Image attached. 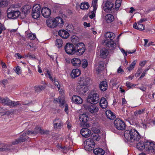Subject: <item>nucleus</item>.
<instances>
[{
	"label": "nucleus",
	"mask_w": 155,
	"mask_h": 155,
	"mask_svg": "<svg viewBox=\"0 0 155 155\" xmlns=\"http://www.w3.org/2000/svg\"><path fill=\"white\" fill-rule=\"evenodd\" d=\"M8 2L6 1H0V7L6 6L8 4Z\"/></svg>",
	"instance_id": "50"
},
{
	"label": "nucleus",
	"mask_w": 155,
	"mask_h": 155,
	"mask_svg": "<svg viewBox=\"0 0 155 155\" xmlns=\"http://www.w3.org/2000/svg\"><path fill=\"white\" fill-rule=\"evenodd\" d=\"M64 111L67 114H68V105L66 104L64 107Z\"/></svg>",
	"instance_id": "59"
},
{
	"label": "nucleus",
	"mask_w": 155,
	"mask_h": 155,
	"mask_svg": "<svg viewBox=\"0 0 155 155\" xmlns=\"http://www.w3.org/2000/svg\"><path fill=\"white\" fill-rule=\"evenodd\" d=\"M47 77H48L53 82L54 81V79L52 78V77L51 74L50 72L48 70H47L46 71V73L45 74Z\"/></svg>",
	"instance_id": "49"
},
{
	"label": "nucleus",
	"mask_w": 155,
	"mask_h": 155,
	"mask_svg": "<svg viewBox=\"0 0 155 155\" xmlns=\"http://www.w3.org/2000/svg\"><path fill=\"white\" fill-rule=\"evenodd\" d=\"M91 137L93 140L96 141H98L100 139L101 137L98 134L94 133L91 136Z\"/></svg>",
	"instance_id": "38"
},
{
	"label": "nucleus",
	"mask_w": 155,
	"mask_h": 155,
	"mask_svg": "<svg viewBox=\"0 0 155 155\" xmlns=\"http://www.w3.org/2000/svg\"><path fill=\"white\" fill-rule=\"evenodd\" d=\"M83 106L86 110H88L92 114L96 113L99 110L98 108L95 105H87V104H84Z\"/></svg>",
	"instance_id": "15"
},
{
	"label": "nucleus",
	"mask_w": 155,
	"mask_h": 155,
	"mask_svg": "<svg viewBox=\"0 0 155 155\" xmlns=\"http://www.w3.org/2000/svg\"><path fill=\"white\" fill-rule=\"evenodd\" d=\"M104 36L107 40H113L115 37V35L112 32H107L105 33Z\"/></svg>",
	"instance_id": "24"
},
{
	"label": "nucleus",
	"mask_w": 155,
	"mask_h": 155,
	"mask_svg": "<svg viewBox=\"0 0 155 155\" xmlns=\"http://www.w3.org/2000/svg\"><path fill=\"white\" fill-rule=\"evenodd\" d=\"M105 20L107 23H110L114 20V16L110 14L106 15L105 17Z\"/></svg>",
	"instance_id": "35"
},
{
	"label": "nucleus",
	"mask_w": 155,
	"mask_h": 155,
	"mask_svg": "<svg viewBox=\"0 0 155 155\" xmlns=\"http://www.w3.org/2000/svg\"><path fill=\"white\" fill-rule=\"evenodd\" d=\"M52 25H50L51 28H55L57 26L61 27L64 25V21L62 19L59 17H57L53 20L52 21Z\"/></svg>",
	"instance_id": "8"
},
{
	"label": "nucleus",
	"mask_w": 155,
	"mask_h": 155,
	"mask_svg": "<svg viewBox=\"0 0 155 155\" xmlns=\"http://www.w3.org/2000/svg\"><path fill=\"white\" fill-rule=\"evenodd\" d=\"M114 124L115 127L118 130H123L125 128L126 125L124 122L119 118L114 121Z\"/></svg>",
	"instance_id": "5"
},
{
	"label": "nucleus",
	"mask_w": 155,
	"mask_h": 155,
	"mask_svg": "<svg viewBox=\"0 0 155 155\" xmlns=\"http://www.w3.org/2000/svg\"><path fill=\"white\" fill-rule=\"evenodd\" d=\"M136 63L137 61L136 60H134L129 65V67L127 68V69L130 72L133 70Z\"/></svg>",
	"instance_id": "42"
},
{
	"label": "nucleus",
	"mask_w": 155,
	"mask_h": 155,
	"mask_svg": "<svg viewBox=\"0 0 155 155\" xmlns=\"http://www.w3.org/2000/svg\"><path fill=\"white\" fill-rule=\"evenodd\" d=\"M58 33V35L61 37L64 38H67L69 36V34L68 32L64 30H60Z\"/></svg>",
	"instance_id": "25"
},
{
	"label": "nucleus",
	"mask_w": 155,
	"mask_h": 155,
	"mask_svg": "<svg viewBox=\"0 0 155 155\" xmlns=\"http://www.w3.org/2000/svg\"><path fill=\"white\" fill-rule=\"evenodd\" d=\"M12 103L11 107H16L17 105H18L19 104L18 101H17V102H15L14 101H12V103Z\"/></svg>",
	"instance_id": "54"
},
{
	"label": "nucleus",
	"mask_w": 155,
	"mask_h": 155,
	"mask_svg": "<svg viewBox=\"0 0 155 155\" xmlns=\"http://www.w3.org/2000/svg\"><path fill=\"white\" fill-rule=\"evenodd\" d=\"M81 60L78 58H74L71 60V63L72 65L74 66H79L81 63Z\"/></svg>",
	"instance_id": "28"
},
{
	"label": "nucleus",
	"mask_w": 155,
	"mask_h": 155,
	"mask_svg": "<svg viewBox=\"0 0 155 155\" xmlns=\"http://www.w3.org/2000/svg\"><path fill=\"white\" fill-rule=\"evenodd\" d=\"M124 136L129 142L132 143L133 144L138 142L141 138L139 132L134 129L125 131Z\"/></svg>",
	"instance_id": "1"
},
{
	"label": "nucleus",
	"mask_w": 155,
	"mask_h": 155,
	"mask_svg": "<svg viewBox=\"0 0 155 155\" xmlns=\"http://www.w3.org/2000/svg\"><path fill=\"white\" fill-rule=\"evenodd\" d=\"M89 79L87 78H83L81 81L79 83L80 84H83V85H85L87 86L89 82Z\"/></svg>",
	"instance_id": "44"
},
{
	"label": "nucleus",
	"mask_w": 155,
	"mask_h": 155,
	"mask_svg": "<svg viewBox=\"0 0 155 155\" xmlns=\"http://www.w3.org/2000/svg\"><path fill=\"white\" fill-rule=\"evenodd\" d=\"M122 0H116L115 3V8L116 10H117L120 6Z\"/></svg>",
	"instance_id": "46"
},
{
	"label": "nucleus",
	"mask_w": 155,
	"mask_h": 155,
	"mask_svg": "<svg viewBox=\"0 0 155 155\" xmlns=\"http://www.w3.org/2000/svg\"><path fill=\"white\" fill-rule=\"evenodd\" d=\"M108 51L107 49L105 48H103L101 50L100 54L101 56L103 58H105L108 54Z\"/></svg>",
	"instance_id": "36"
},
{
	"label": "nucleus",
	"mask_w": 155,
	"mask_h": 155,
	"mask_svg": "<svg viewBox=\"0 0 155 155\" xmlns=\"http://www.w3.org/2000/svg\"><path fill=\"white\" fill-rule=\"evenodd\" d=\"M81 62L82 63V67L83 68H85L87 67L88 65V63L86 60L83 59Z\"/></svg>",
	"instance_id": "47"
},
{
	"label": "nucleus",
	"mask_w": 155,
	"mask_h": 155,
	"mask_svg": "<svg viewBox=\"0 0 155 155\" xmlns=\"http://www.w3.org/2000/svg\"><path fill=\"white\" fill-rule=\"evenodd\" d=\"M127 104V102L125 98H123L122 99V105L126 104Z\"/></svg>",
	"instance_id": "64"
},
{
	"label": "nucleus",
	"mask_w": 155,
	"mask_h": 155,
	"mask_svg": "<svg viewBox=\"0 0 155 155\" xmlns=\"http://www.w3.org/2000/svg\"><path fill=\"white\" fill-rule=\"evenodd\" d=\"M39 133L42 134H47L48 133V131L47 130H43L40 127H37L35 129L34 131H26L25 133H24V134H26V135L27 134H37Z\"/></svg>",
	"instance_id": "7"
},
{
	"label": "nucleus",
	"mask_w": 155,
	"mask_h": 155,
	"mask_svg": "<svg viewBox=\"0 0 155 155\" xmlns=\"http://www.w3.org/2000/svg\"><path fill=\"white\" fill-rule=\"evenodd\" d=\"M99 65L98 67L97 66L96 68L97 73L98 74H99L101 73L102 68H103L104 67L103 63L102 62H99Z\"/></svg>",
	"instance_id": "37"
},
{
	"label": "nucleus",
	"mask_w": 155,
	"mask_h": 155,
	"mask_svg": "<svg viewBox=\"0 0 155 155\" xmlns=\"http://www.w3.org/2000/svg\"><path fill=\"white\" fill-rule=\"evenodd\" d=\"M35 88L36 92H40L41 91L44 89L45 87L39 85L38 86H35Z\"/></svg>",
	"instance_id": "45"
},
{
	"label": "nucleus",
	"mask_w": 155,
	"mask_h": 155,
	"mask_svg": "<svg viewBox=\"0 0 155 155\" xmlns=\"http://www.w3.org/2000/svg\"><path fill=\"white\" fill-rule=\"evenodd\" d=\"M41 13L43 17L45 18H47L50 17L51 13V11L49 8L44 7L42 9Z\"/></svg>",
	"instance_id": "17"
},
{
	"label": "nucleus",
	"mask_w": 155,
	"mask_h": 155,
	"mask_svg": "<svg viewBox=\"0 0 155 155\" xmlns=\"http://www.w3.org/2000/svg\"><path fill=\"white\" fill-rule=\"evenodd\" d=\"M93 152L94 154L96 155H103L105 153L104 150L99 148L94 149Z\"/></svg>",
	"instance_id": "33"
},
{
	"label": "nucleus",
	"mask_w": 155,
	"mask_h": 155,
	"mask_svg": "<svg viewBox=\"0 0 155 155\" xmlns=\"http://www.w3.org/2000/svg\"><path fill=\"white\" fill-rule=\"evenodd\" d=\"M55 43L58 48H60L62 46L63 41L61 39H58L56 40Z\"/></svg>",
	"instance_id": "43"
},
{
	"label": "nucleus",
	"mask_w": 155,
	"mask_h": 155,
	"mask_svg": "<svg viewBox=\"0 0 155 155\" xmlns=\"http://www.w3.org/2000/svg\"><path fill=\"white\" fill-rule=\"evenodd\" d=\"M99 87L100 90L103 91H105L107 88V84L106 81H103L100 82Z\"/></svg>",
	"instance_id": "32"
},
{
	"label": "nucleus",
	"mask_w": 155,
	"mask_h": 155,
	"mask_svg": "<svg viewBox=\"0 0 155 155\" xmlns=\"http://www.w3.org/2000/svg\"><path fill=\"white\" fill-rule=\"evenodd\" d=\"M28 138V137L26 136V134H23L21 136L19 139L12 142V144L11 145H14L17 144L20 142H23L26 140Z\"/></svg>",
	"instance_id": "20"
},
{
	"label": "nucleus",
	"mask_w": 155,
	"mask_h": 155,
	"mask_svg": "<svg viewBox=\"0 0 155 155\" xmlns=\"http://www.w3.org/2000/svg\"><path fill=\"white\" fill-rule=\"evenodd\" d=\"M108 103L106 99L104 97H102L100 102V105L101 107L103 109L106 108L107 106Z\"/></svg>",
	"instance_id": "29"
},
{
	"label": "nucleus",
	"mask_w": 155,
	"mask_h": 155,
	"mask_svg": "<svg viewBox=\"0 0 155 155\" xmlns=\"http://www.w3.org/2000/svg\"><path fill=\"white\" fill-rule=\"evenodd\" d=\"M59 92L61 94V97L59 96L58 98L54 99V101L57 102L60 104L61 105H63L64 104V92L62 87L61 86L58 88Z\"/></svg>",
	"instance_id": "12"
},
{
	"label": "nucleus",
	"mask_w": 155,
	"mask_h": 155,
	"mask_svg": "<svg viewBox=\"0 0 155 155\" xmlns=\"http://www.w3.org/2000/svg\"><path fill=\"white\" fill-rule=\"evenodd\" d=\"M99 96L97 93H91L89 94L87 98V102L93 104H96L99 101Z\"/></svg>",
	"instance_id": "3"
},
{
	"label": "nucleus",
	"mask_w": 155,
	"mask_h": 155,
	"mask_svg": "<svg viewBox=\"0 0 155 155\" xmlns=\"http://www.w3.org/2000/svg\"><path fill=\"white\" fill-rule=\"evenodd\" d=\"M146 61H143L141 62L140 63V65L141 66L143 67V66L146 64Z\"/></svg>",
	"instance_id": "63"
},
{
	"label": "nucleus",
	"mask_w": 155,
	"mask_h": 155,
	"mask_svg": "<svg viewBox=\"0 0 155 155\" xmlns=\"http://www.w3.org/2000/svg\"><path fill=\"white\" fill-rule=\"evenodd\" d=\"M66 52L69 54H73L76 52V49L73 44L67 43L64 48Z\"/></svg>",
	"instance_id": "9"
},
{
	"label": "nucleus",
	"mask_w": 155,
	"mask_h": 155,
	"mask_svg": "<svg viewBox=\"0 0 155 155\" xmlns=\"http://www.w3.org/2000/svg\"><path fill=\"white\" fill-rule=\"evenodd\" d=\"M148 70V69H147L146 70L144 71L142 73V74L141 75L140 78H143L145 75L146 73V72Z\"/></svg>",
	"instance_id": "61"
},
{
	"label": "nucleus",
	"mask_w": 155,
	"mask_h": 155,
	"mask_svg": "<svg viewBox=\"0 0 155 155\" xmlns=\"http://www.w3.org/2000/svg\"><path fill=\"white\" fill-rule=\"evenodd\" d=\"M81 71L78 69H73L71 73V77L72 78H75L79 76L81 74Z\"/></svg>",
	"instance_id": "27"
},
{
	"label": "nucleus",
	"mask_w": 155,
	"mask_h": 155,
	"mask_svg": "<svg viewBox=\"0 0 155 155\" xmlns=\"http://www.w3.org/2000/svg\"><path fill=\"white\" fill-rule=\"evenodd\" d=\"M41 14V12H36L35 11H32V16L34 19H37L38 20V19L39 18Z\"/></svg>",
	"instance_id": "41"
},
{
	"label": "nucleus",
	"mask_w": 155,
	"mask_h": 155,
	"mask_svg": "<svg viewBox=\"0 0 155 155\" xmlns=\"http://www.w3.org/2000/svg\"><path fill=\"white\" fill-rule=\"evenodd\" d=\"M0 102L4 105H7L11 107L12 101L8 98H4L0 97Z\"/></svg>",
	"instance_id": "23"
},
{
	"label": "nucleus",
	"mask_w": 155,
	"mask_h": 155,
	"mask_svg": "<svg viewBox=\"0 0 155 155\" xmlns=\"http://www.w3.org/2000/svg\"><path fill=\"white\" fill-rule=\"evenodd\" d=\"M15 56V57H18V58L19 59H21L22 58V56L18 53H16Z\"/></svg>",
	"instance_id": "62"
},
{
	"label": "nucleus",
	"mask_w": 155,
	"mask_h": 155,
	"mask_svg": "<svg viewBox=\"0 0 155 155\" xmlns=\"http://www.w3.org/2000/svg\"><path fill=\"white\" fill-rule=\"evenodd\" d=\"M72 100L76 104H81L83 102L82 98L79 96L77 95H74L72 97Z\"/></svg>",
	"instance_id": "26"
},
{
	"label": "nucleus",
	"mask_w": 155,
	"mask_h": 155,
	"mask_svg": "<svg viewBox=\"0 0 155 155\" xmlns=\"http://www.w3.org/2000/svg\"><path fill=\"white\" fill-rule=\"evenodd\" d=\"M113 5V4L111 2H107L103 6V9L105 12H110L111 11Z\"/></svg>",
	"instance_id": "22"
},
{
	"label": "nucleus",
	"mask_w": 155,
	"mask_h": 155,
	"mask_svg": "<svg viewBox=\"0 0 155 155\" xmlns=\"http://www.w3.org/2000/svg\"><path fill=\"white\" fill-rule=\"evenodd\" d=\"M77 38H76L74 37H72L71 38V41L73 44L79 47V48L76 50V52L77 55H81L84 52L85 49V46L84 44L82 43L78 42L77 41Z\"/></svg>",
	"instance_id": "2"
},
{
	"label": "nucleus",
	"mask_w": 155,
	"mask_h": 155,
	"mask_svg": "<svg viewBox=\"0 0 155 155\" xmlns=\"http://www.w3.org/2000/svg\"><path fill=\"white\" fill-rule=\"evenodd\" d=\"M89 7V4L87 2L81 3L80 5V8L83 10L87 9Z\"/></svg>",
	"instance_id": "40"
},
{
	"label": "nucleus",
	"mask_w": 155,
	"mask_h": 155,
	"mask_svg": "<svg viewBox=\"0 0 155 155\" xmlns=\"http://www.w3.org/2000/svg\"><path fill=\"white\" fill-rule=\"evenodd\" d=\"M106 40L103 41L102 43L104 44L110 50L113 51L116 48V44L114 41L111 40L106 42Z\"/></svg>",
	"instance_id": "10"
},
{
	"label": "nucleus",
	"mask_w": 155,
	"mask_h": 155,
	"mask_svg": "<svg viewBox=\"0 0 155 155\" xmlns=\"http://www.w3.org/2000/svg\"><path fill=\"white\" fill-rule=\"evenodd\" d=\"M106 115L107 118L110 120H114L115 118V114L110 110H106Z\"/></svg>",
	"instance_id": "31"
},
{
	"label": "nucleus",
	"mask_w": 155,
	"mask_h": 155,
	"mask_svg": "<svg viewBox=\"0 0 155 155\" xmlns=\"http://www.w3.org/2000/svg\"><path fill=\"white\" fill-rule=\"evenodd\" d=\"M20 14V12L18 11L12 10L10 12H8L7 17L10 19H15Z\"/></svg>",
	"instance_id": "14"
},
{
	"label": "nucleus",
	"mask_w": 155,
	"mask_h": 155,
	"mask_svg": "<svg viewBox=\"0 0 155 155\" xmlns=\"http://www.w3.org/2000/svg\"><path fill=\"white\" fill-rule=\"evenodd\" d=\"M41 7L39 4H36L32 8V11L36 12H41Z\"/></svg>",
	"instance_id": "39"
},
{
	"label": "nucleus",
	"mask_w": 155,
	"mask_h": 155,
	"mask_svg": "<svg viewBox=\"0 0 155 155\" xmlns=\"http://www.w3.org/2000/svg\"><path fill=\"white\" fill-rule=\"evenodd\" d=\"M27 37L31 40H34L36 38V35L32 34L29 33L28 34Z\"/></svg>",
	"instance_id": "52"
},
{
	"label": "nucleus",
	"mask_w": 155,
	"mask_h": 155,
	"mask_svg": "<svg viewBox=\"0 0 155 155\" xmlns=\"http://www.w3.org/2000/svg\"><path fill=\"white\" fill-rule=\"evenodd\" d=\"M117 72L118 74H122L124 73V71L122 69V68L120 66L119 67L117 70Z\"/></svg>",
	"instance_id": "55"
},
{
	"label": "nucleus",
	"mask_w": 155,
	"mask_h": 155,
	"mask_svg": "<svg viewBox=\"0 0 155 155\" xmlns=\"http://www.w3.org/2000/svg\"><path fill=\"white\" fill-rule=\"evenodd\" d=\"M88 118V117L86 114H83L80 116L79 119L81 126L87 127H89V125L87 123Z\"/></svg>",
	"instance_id": "11"
},
{
	"label": "nucleus",
	"mask_w": 155,
	"mask_h": 155,
	"mask_svg": "<svg viewBox=\"0 0 155 155\" xmlns=\"http://www.w3.org/2000/svg\"><path fill=\"white\" fill-rule=\"evenodd\" d=\"M97 0H93L92 5L93 7V10L91 12V14L89 15V17L91 19L94 18L95 16V13L96 12L97 7Z\"/></svg>",
	"instance_id": "19"
},
{
	"label": "nucleus",
	"mask_w": 155,
	"mask_h": 155,
	"mask_svg": "<svg viewBox=\"0 0 155 155\" xmlns=\"http://www.w3.org/2000/svg\"><path fill=\"white\" fill-rule=\"evenodd\" d=\"M144 46L145 47H148V40L147 39H144Z\"/></svg>",
	"instance_id": "60"
},
{
	"label": "nucleus",
	"mask_w": 155,
	"mask_h": 155,
	"mask_svg": "<svg viewBox=\"0 0 155 155\" xmlns=\"http://www.w3.org/2000/svg\"><path fill=\"white\" fill-rule=\"evenodd\" d=\"M146 141V140L142 139L140 141L139 140L137 143H135L137 144V148L140 150H145Z\"/></svg>",
	"instance_id": "16"
},
{
	"label": "nucleus",
	"mask_w": 155,
	"mask_h": 155,
	"mask_svg": "<svg viewBox=\"0 0 155 155\" xmlns=\"http://www.w3.org/2000/svg\"><path fill=\"white\" fill-rule=\"evenodd\" d=\"M53 82H54L55 85L58 88H59V87L60 86V85L59 84V82L58 81L54 79V81Z\"/></svg>",
	"instance_id": "56"
},
{
	"label": "nucleus",
	"mask_w": 155,
	"mask_h": 155,
	"mask_svg": "<svg viewBox=\"0 0 155 155\" xmlns=\"http://www.w3.org/2000/svg\"><path fill=\"white\" fill-rule=\"evenodd\" d=\"M88 86L85 85H83L79 84L77 87V91L80 94L84 95L88 90Z\"/></svg>",
	"instance_id": "13"
},
{
	"label": "nucleus",
	"mask_w": 155,
	"mask_h": 155,
	"mask_svg": "<svg viewBox=\"0 0 155 155\" xmlns=\"http://www.w3.org/2000/svg\"><path fill=\"white\" fill-rule=\"evenodd\" d=\"M80 132L82 136L85 138L89 137L91 133V131L87 128L82 129Z\"/></svg>",
	"instance_id": "21"
},
{
	"label": "nucleus",
	"mask_w": 155,
	"mask_h": 155,
	"mask_svg": "<svg viewBox=\"0 0 155 155\" xmlns=\"http://www.w3.org/2000/svg\"><path fill=\"white\" fill-rule=\"evenodd\" d=\"M145 151L149 152L155 153V143L146 140Z\"/></svg>",
	"instance_id": "4"
},
{
	"label": "nucleus",
	"mask_w": 155,
	"mask_h": 155,
	"mask_svg": "<svg viewBox=\"0 0 155 155\" xmlns=\"http://www.w3.org/2000/svg\"><path fill=\"white\" fill-rule=\"evenodd\" d=\"M137 25L136 23H135L133 25V27L136 29H137L140 31H143L144 30L145 26L141 23H137Z\"/></svg>",
	"instance_id": "30"
},
{
	"label": "nucleus",
	"mask_w": 155,
	"mask_h": 155,
	"mask_svg": "<svg viewBox=\"0 0 155 155\" xmlns=\"http://www.w3.org/2000/svg\"><path fill=\"white\" fill-rule=\"evenodd\" d=\"M126 85L127 87L130 88L131 87L133 86V84L130 82L127 81L126 83Z\"/></svg>",
	"instance_id": "57"
},
{
	"label": "nucleus",
	"mask_w": 155,
	"mask_h": 155,
	"mask_svg": "<svg viewBox=\"0 0 155 155\" xmlns=\"http://www.w3.org/2000/svg\"><path fill=\"white\" fill-rule=\"evenodd\" d=\"M145 110V109H141L140 110L136 111L134 112V114L135 116H138L139 114H143Z\"/></svg>",
	"instance_id": "51"
},
{
	"label": "nucleus",
	"mask_w": 155,
	"mask_h": 155,
	"mask_svg": "<svg viewBox=\"0 0 155 155\" xmlns=\"http://www.w3.org/2000/svg\"><path fill=\"white\" fill-rule=\"evenodd\" d=\"M54 127L55 129H60L63 126V123L60 119L56 118L54 120Z\"/></svg>",
	"instance_id": "18"
},
{
	"label": "nucleus",
	"mask_w": 155,
	"mask_h": 155,
	"mask_svg": "<svg viewBox=\"0 0 155 155\" xmlns=\"http://www.w3.org/2000/svg\"><path fill=\"white\" fill-rule=\"evenodd\" d=\"M147 20L146 18H141L140 21L137 22V23H142L145 21Z\"/></svg>",
	"instance_id": "58"
},
{
	"label": "nucleus",
	"mask_w": 155,
	"mask_h": 155,
	"mask_svg": "<svg viewBox=\"0 0 155 155\" xmlns=\"http://www.w3.org/2000/svg\"><path fill=\"white\" fill-rule=\"evenodd\" d=\"M6 29V28L5 26L0 23V34L2 33H3L4 32H3V31L5 30Z\"/></svg>",
	"instance_id": "53"
},
{
	"label": "nucleus",
	"mask_w": 155,
	"mask_h": 155,
	"mask_svg": "<svg viewBox=\"0 0 155 155\" xmlns=\"http://www.w3.org/2000/svg\"><path fill=\"white\" fill-rule=\"evenodd\" d=\"M15 72L18 74H21V67L18 66L16 67L14 69Z\"/></svg>",
	"instance_id": "48"
},
{
	"label": "nucleus",
	"mask_w": 155,
	"mask_h": 155,
	"mask_svg": "<svg viewBox=\"0 0 155 155\" xmlns=\"http://www.w3.org/2000/svg\"><path fill=\"white\" fill-rule=\"evenodd\" d=\"M85 148L89 151L92 150L95 146L94 141L91 139H87L84 142Z\"/></svg>",
	"instance_id": "6"
},
{
	"label": "nucleus",
	"mask_w": 155,
	"mask_h": 155,
	"mask_svg": "<svg viewBox=\"0 0 155 155\" xmlns=\"http://www.w3.org/2000/svg\"><path fill=\"white\" fill-rule=\"evenodd\" d=\"M31 8V6L29 5H25L21 8L22 12L25 15L30 12Z\"/></svg>",
	"instance_id": "34"
}]
</instances>
